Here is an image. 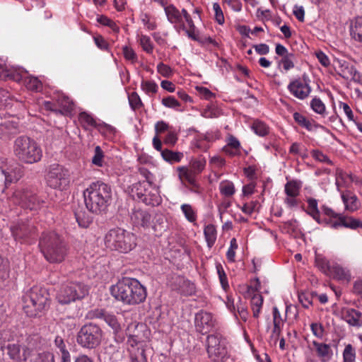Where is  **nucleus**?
Masks as SVG:
<instances>
[{
  "label": "nucleus",
  "mask_w": 362,
  "mask_h": 362,
  "mask_svg": "<svg viewBox=\"0 0 362 362\" xmlns=\"http://www.w3.org/2000/svg\"><path fill=\"white\" fill-rule=\"evenodd\" d=\"M88 293V287L79 282H69L62 285L57 291L56 299L62 305L69 304L83 298Z\"/></svg>",
  "instance_id": "1a4fd4ad"
},
{
  "label": "nucleus",
  "mask_w": 362,
  "mask_h": 362,
  "mask_svg": "<svg viewBox=\"0 0 362 362\" xmlns=\"http://www.w3.org/2000/svg\"><path fill=\"white\" fill-rule=\"evenodd\" d=\"M223 151L230 156H235L240 153V143L233 136L230 135L226 140V144L223 147Z\"/></svg>",
  "instance_id": "cd10ccee"
},
{
  "label": "nucleus",
  "mask_w": 362,
  "mask_h": 362,
  "mask_svg": "<svg viewBox=\"0 0 362 362\" xmlns=\"http://www.w3.org/2000/svg\"><path fill=\"white\" fill-rule=\"evenodd\" d=\"M311 109L317 114L323 115L326 112L325 103L319 98H314L310 101Z\"/></svg>",
  "instance_id": "8fccbe9b"
},
{
  "label": "nucleus",
  "mask_w": 362,
  "mask_h": 362,
  "mask_svg": "<svg viewBox=\"0 0 362 362\" xmlns=\"http://www.w3.org/2000/svg\"><path fill=\"white\" fill-rule=\"evenodd\" d=\"M341 198L344 204L345 209L349 212H354L360 209L361 202L356 194L351 191H345L341 193Z\"/></svg>",
  "instance_id": "b1692460"
},
{
  "label": "nucleus",
  "mask_w": 362,
  "mask_h": 362,
  "mask_svg": "<svg viewBox=\"0 0 362 362\" xmlns=\"http://www.w3.org/2000/svg\"><path fill=\"white\" fill-rule=\"evenodd\" d=\"M103 151L99 146H95L94 156L92 158V163L96 166L102 167L103 165Z\"/></svg>",
  "instance_id": "680f3d73"
},
{
  "label": "nucleus",
  "mask_w": 362,
  "mask_h": 362,
  "mask_svg": "<svg viewBox=\"0 0 362 362\" xmlns=\"http://www.w3.org/2000/svg\"><path fill=\"white\" fill-rule=\"evenodd\" d=\"M306 78L304 75L302 78L293 79L287 86L290 93L299 100L305 99L311 93L312 89L309 84V81H307Z\"/></svg>",
  "instance_id": "a211bd4d"
},
{
  "label": "nucleus",
  "mask_w": 362,
  "mask_h": 362,
  "mask_svg": "<svg viewBox=\"0 0 362 362\" xmlns=\"http://www.w3.org/2000/svg\"><path fill=\"white\" fill-rule=\"evenodd\" d=\"M131 192L134 198H137L146 205L158 206L162 199L158 189L151 184L144 182H138L132 185Z\"/></svg>",
  "instance_id": "9b49d317"
},
{
  "label": "nucleus",
  "mask_w": 362,
  "mask_h": 362,
  "mask_svg": "<svg viewBox=\"0 0 362 362\" xmlns=\"http://www.w3.org/2000/svg\"><path fill=\"white\" fill-rule=\"evenodd\" d=\"M206 345L209 357L214 361L220 360L226 354L224 341L219 334L209 335Z\"/></svg>",
  "instance_id": "f3484780"
},
{
  "label": "nucleus",
  "mask_w": 362,
  "mask_h": 362,
  "mask_svg": "<svg viewBox=\"0 0 362 362\" xmlns=\"http://www.w3.org/2000/svg\"><path fill=\"white\" fill-rule=\"evenodd\" d=\"M122 52L125 59L131 62L132 63H135L137 61V55L132 47L124 46L122 48Z\"/></svg>",
  "instance_id": "338daca9"
},
{
  "label": "nucleus",
  "mask_w": 362,
  "mask_h": 362,
  "mask_svg": "<svg viewBox=\"0 0 362 362\" xmlns=\"http://www.w3.org/2000/svg\"><path fill=\"white\" fill-rule=\"evenodd\" d=\"M156 218V222L158 225L153 223L152 221L151 214L146 211L142 209H136L133 211L131 218L134 226H141L143 228H149L151 226L155 231L158 230V228L159 227V230H161L164 228L163 226H161L163 223V217L162 215H158L155 217Z\"/></svg>",
  "instance_id": "2eb2a0df"
},
{
  "label": "nucleus",
  "mask_w": 362,
  "mask_h": 362,
  "mask_svg": "<svg viewBox=\"0 0 362 362\" xmlns=\"http://www.w3.org/2000/svg\"><path fill=\"white\" fill-rule=\"evenodd\" d=\"M251 296V308L253 317L257 318L262 307L263 298L260 293H254Z\"/></svg>",
  "instance_id": "c9c22d12"
},
{
  "label": "nucleus",
  "mask_w": 362,
  "mask_h": 362,
  "mask_svg": "<svg viewBox=\"0 0 362 362\" xmlns=\"http://www.w3.org/2000/svg\"><path fill=\"white\" fill-rule=\"evenodd\" d=\"M139 44L142 49L147 54H152L154 49V45L151 40V37L146 35H140L138 36Z\"/></svg>",
  "instance_id": "49530a36"
},
{
  "label": "nucleus",
  "mask_w": 362,
  "mask_h": 362,
  "mask_svg": "<svg viewBox=\"0 0 362 362\" xmlns=\"http://www.w3.org/2000/svg\"><path fill=\"white\" fill-rule=\"evenodd\" d=\"M107 248L121 254H127L136 248L137 238L134 233L120 227L110 229L104 237Z\"/></svg>",
  "instance_id": "7ed1b4c3"
},
{
  "label": "nucleus",
  "mask_w": 362,
  "mask_h": 362,
  "mask_svg": "<svg viewBox=\"0 0 362 362\" xmlns=\"http://www.w3.org/2000/svg\"><path fill=\"white\" fill-rule=\"evenodd\" d=\"M238 247L237 240L235 238H232L230 241V247L226 252V258L229 262H234L235 261V252Z\"/></svg>",
  "instance_id": "6e6d98bb"
},
{
  "label": "nucleus",
  "mask_w": 362,
  "mask_h": 362,
  "mask_svg": "<svg viewBox=\"0 0 362 362\" xmlns=\"http://www.w3.org/2000/svg\"><path fill=\"white\" fill-rule=\"evenodd\" d=\"M206 160L204 157L200 156L198 158L192 159L189 163L190 170L197 175L200 174L205 168Z\"/></svg>",
  "instance_id": "ea45409f"
},
{
  "label": "nucleus",
  "mask_w": 362,
  "mask_h": 362,
  "mask_svg": "<svg viewBox=\"0 0 362 362\" xmlns=\"http://www.w3.org/2000/svg\"><path fill=\"white\" fill-rule=\"evenodd\" d=\"M96 316L103 318L114 332H118L120 330V324L115 315L100 310L98 312Z\"/></svg>",
  "instance_id": "7c9ffc66"
},
{
  "label": "nucleus",
  "mask_w": 362,
  "mask_h": 362,
  "mask_svg": "<svg viewBox=\"0 0 362 362\" xmlns=\"http://www.w3.org/2000/svg\"><path fill=\"white\" fill-rule=\"evenodd\" d=\"M111 187L100 181L92 182L83 192L87 209L95 214L105 211L110 203Z\"/></svg>",
  "instance_id": "f03ea898"
},
{
  "label": "nucleus",
  "mask_w": 362,
  "mask_h": 362,
  "mask_svg": "<svg viewBox=\"0 0 362 362\" xmlns=\"http://www.w3.org/2000/svg\"><path fill=\"white\" fill-rule=\"evenodd\" d=\"M33 362H54V355L50 352L38 354L33 359Z\"/></svg>",
  "instance_id": "774afa93"
},
{
  "label": "nucleus",
  "mask_w": 362,
  "mask_h": 362,
  "mask_svg": "<svg viewBox=\"0 0 362 362\" xmlns=\"http://www.w3.org/2000/svg\"><path fill=\"white\" fill-rule=\"evenodd\" d=\"M317 356L322 362H329L333 357V351L330 344L313 341Z\"/></svg>",
  "instance_id": "5701e85b"
},
{
  "label": "nucleus",
  "mask_w": 362,
  "mask_h": 362,
  "mask_svg": "<svg viewBox=\"0 0 362 362\" xmlns=\"http://www.w3.org/2000/svg\"><path fill=\"white\" fill-rule=\"evenodd\" d=\"M303 186L302 181L293 179L287 181L284 185V193L286 194L284 199V203L289 209L298 207L300 203L298 198L300 189Z\"/></svg>",
  "instance_id": "dca6fc26"
},
{
  "label": "nucleus",
  "mask_w": 362,
  "mask_h": 362,
  "mask_svg": "<svg viewBox=\"0 0 362 362\" xmlns=\"http://www.w3.org/2000/svg\"><path fill=\"white\" fill-rule=\"evenodd\" d=\"M185 218L190 223L195 224L197 219V211L189 204H183L180 206Z\"/></svg>",
  "instance_id": "4c0bfd02"
},
{
  "label": "nucleus",
  "mask_w": 362,
  "mask_h": 362,
  "mask_svg": "<svg viewBox=\"0 0 362 362\" xmlns=\"http://www.w3.org/2000/svg\"><path fill=\"white\" fill-rule=\"evenodd\" d=\"M168 21L178 31L183 30L188 37H194V23L185 8L180 11L173 4H169L164 8Z\"/></svg>",
  "instance_id": "6e6552de"
},
{
  "label": "nucleus",
  "mask_w": 362,
  "mask_h": 362,
  "mask_svg": "<svg viewBox=\"0 0 362 362\" xmlns=\"http://www.w3.org/2000/svg\"><path fill=\"white\" fill-rule=\"evenodd\" d=\"M218 189L221 195L226 197H232L235 193L233 182L228 180L221 181L219 184Z\"/></svg>",
  "instance_id": "e433bc0d"
},
{
  "label": "nucleus",
  "mask_w": 362,
  "mask_h": 362,
  "mask_svg": "<svg viewBox=\"0 0 362 362\" xmlns=\"http://www.w3.org/2000/svg\"><path fill=\"white\" fill-rule=\"evenodd\" d=\"M315 265L322 272L326 275L330 274L332 265L327 259L322 255L317 254L315 255Z\"/></svg>",
  "instance_id": "79ce46f5"
},
{
  "label": "nucleus",
  "mask_w": 362,
  "mask_h": 362,
  "mask_svg": "<svg viewBox=\"0 0 362 362\" xmlns=\"http://www.w3.org/2000/svg\"><path fill=\"white\" fill-rule=\"evenodd\" d=\"M342 362H356V351L351 344L345 345L342 352Z\"/></svg>",
  "instance_id": "a18cd8bd"
},
{
  "label": "nucleus",
  "mask_w": 362,
  "mask_h": 362,
  "mask_svg": "<svg viewBox=\"0 0 362 362\" xmlns=\"http://www.w3.org/2000/svg\"><path fill=\"white\" fill-rule=\"evenodd\" d=\"M204 238L206 242L207 247L211 248L217 238V230L214 224H208L204 228Z\"/></svg>",
  "instance_id": "2f4dec72"
},
{
  "label": "nucleus",
  "mask_w": 362,
  "mask_h": 362,
  "mask_svg": "<svg viewBox=\"0 0 362 362\" xmlns=\"http://www.w3.org/2000/svg\"><path fill=\"white\" fill-rule=\"evenodd\" d=\"M139 19L144 28L148 30H154L157 28L156 18L147 13H141Z\"/></svg>",
  "instance_id": "37998d69"
},
{
  "label": "nucleus",
  "mask_w": 362,
  "mask_h": 362,
  "mask_svg": "<svg viewBox=\"0 0 362 362\" xmlns=\"http://www.w3.org/2000/svg\"><path fill=\"white\" fill-rule=\"evenodd\" d=\"M7 350L9 358L17 362L26 361L29 355L28 348L21 347L19 344H8Z\"/></svg>",
  "instance_id": "4be33fe9"
},
{
  "label": "nucleus",
  "mask_w": 362,
  "mask_h": 362,
  "mask_svg": "<svg viewBox=\"0 0 362 362\" xmlns=\"http://www.w3.org/2000/svg\"><path fill=\"white\" fill-rule=\"evenodd\" d=\"M0 79H11L17 82L23 81L25 86L33 91H39L42 88V83L37 77L29 76L28 72L22 68L8 66L1 59H0Z\"/></svg>",
  "instance_id": "0eeeda50"
},
{
  "label": "nucleus",
  "mask_w": 362,
  "mask_h": 362,
  "mask_svg": "<svg viewBox=\"0 0 362 362\" xmlns=\"http://www.w3.org/2000/svg\"><path fill=\"white\" fill-rule=\"evenodd\" d=\"M349 31L353 40L362 43V17H357L351 22Z\"/></svg>",
  "instance_id": "c756f323"
},
{
  "label": "nucleus",
  "mask_w": 362,
  "mask_h": 362,
  "mask_svg": "<svg viewBox=\"0 0 362 362\" xmlns=\"http://www.w3.org/2000/svg\"><path fill=\"white\" fill-rule=\"evenodd\" d=\"M177 132L172 128L167 132L163 141L167 145L174 146L177 143Z\"/></svg>",
  "instance_id": "69168bd1"
},
{
  "label": "nucleus",
  "mask_w": 362,
  "mask_h": 362,
  "mask_svg": "<svg viewBox=\"0 0 362 362\" xmlns=\"http://www.w3.org/2000/svg\"><path fill=\"white\" fill-rule=\"evenodd\" d=\"M216 268L217 270L221 287L225 291H226L229 288V284L228 282V279L226 272L220 263L216 264Z\"/></svg>",
  "instance_id": "603ef678"
},
{
  "label": "nucleus",
  "mask_w": 362,
  "mask_h": 362,
  "mask_svg": "<svg viewBox=\"0 0 362 362\" xmlns=\"http://www.w3.org/2000/svg\"><path fill=\"white\" fill-rule=\"evenodd\" d=\"M141 89L148 95L153 96L158 90V84L153 80H143L141 82Z\"/></svg>",
  "instance_id": "58836bf2"
},
{
  "label": "nucleus",
  "mask_w": 362,
  "mask_h": 362,
  "mask_svg": "<svg viewBox=\"0 0 362 362\" xmlns=\"http://www.w3.org/2000/svg\"><path fill=\"white\" fill-rule=\"evenodd\" d=\"M102 336V330L98 325L88 323L80 329L76 341L83 348L94 349L100 344Z\"/></svg>",
  "instance_id": "f8f14e48"
},
{
  "label": "nucleus",
  "mask_w": 362,
  "mask_h": 362,
  "mask_svg": "<svg viewBox=\"0 0 362 362\" xmlns=\"http://www.w3.org/2000/svg\"><path fill=\"white\" fill-rule=\"evenodd\" d=\"M39 246L45 258L50 263L63 262L68 254L66 243L54 232L44 233Z\"/></svg>",
  "instance_id": "20e7f679"
},
{
  "label": "nucleus",
  "mask_w": 362,
  "mask_h": 362,
  "mask_svg": "<svg viewBox=\"0 0 362 362\" xmlns=\"http://www.w3.org/2000/svg\"><path fill=\"white\" fill-rule=\"evenodd\" d=\"M12 199L16 204L30 211L39 209L43 204V201L39 199L35 193L30 189H16L13 192Z\"/></svg>",
  "instance_id": "ddd939ff"
},
{
  "label": "nucleus",
  "mask_w": 362,
  "mask_h": 362,
  "mask_svg": "<svg viewBox=\"0 0 362 362\" xmlns=\"http://www.w3.org/2000/svg\"><path fill=\"white\" fill-rule=\"evenodd\" d=\"M13 153L22 163L33 164L42 158V150L38 143L27 136H19L13 141Z\"/></svg>",
  "instance_id": "39448f33"
},
{
  "label": "nucleus",
  "mask_w": 362,
  "mask_h": 362,
  "mask_svg": "<svg viewBox=\"0 0 362 362\" xmlns=\"http://www.w3.org/2000/svg\"><path fill=\"white\" fill-rule=\"evenodd\" d=\"M97 21L103 25L110 28L112 31L115 33H118L119 31V28L117 25V24L106 16H98Z\"/></svg>",
  "instance_id": "5fc2aeb1"
},
{
  "label": "nucleus",
  "mask_w": 362,
  "mask_h": 362,
  "mask_svg": "<svg viewBox=\"0 0 362 362\" xmlns=\"http://www.w3.org/2000/svg\"><path fill=\"white\" fill-rule=\"evenodd\" d=\"M276 54L281 57L277 61L278 68L282 67L284 71L287 72L295 66V54L288 52L287 48L281 44H276L275 47Z\"/></svg>",
  "instance_id": "6ab92c4d"
},
{
  "label": "nucleus",
  "mask_w": 362,
  "mask_h": 362,
  "mask_svg": "<svg viewBox=\"0 0 362 362\" xmlns=\"http://www.w3.org/2000/svg\"><path fill=\"white\" fill-rule=\"evenodd\" d=\"M194 324L197 330L204 334L212 329L214 320L211 313L202 310L196 314Z\"/></svg>",
  "instance_id": "aec40b11"
},
{
  "label": "nucleus",
  "mask_w": 362,
  "mask_h": 362,
  "mask_svg": "<svg viewBox=\"0 0 362 362\" xmlns=\"http://www.w3.org/2000/svg\"><path fill=\"white\" fill-rule=\"evenodd\" d=\"M308 209L306 212L313 217L319 224H328V220L326 218H321L320 212L318 209L317 200L314 198H308L307 199Z\"/></svg>",
  "instance_id": "a878e982"
},
{
  "label": "nucleus",
  "mask_w": 362,
  "mask_h": 362,
  "mask_svg": "<svg viewBox=\"0 0 362 362\" xmlns=\"http://www.w3.org/2000/svg\"><path fill=\"white\" fill-rule=\"evenodd\" d=\"M45 179L47 185L51 188L64 190L70 184V173L63 165L54 163L49 166Z\"/></svg>",
  "instance_id": "9d476101"
},
{
  "label": "nucleus",
  "mask_w": 362,
  "mask_h": 362,
  "mask_svg": "<svg viewBox=\"0 0 362 362\" xmlns=\"http://www.w3.org/2000/svg\"><path fill=\"white\" fill-rule=\"evenodd\" d=\"M293 119L296 122H297L300 126L306 129L308 131L313 130V124L312 122L308 119L304 115L299 112L293 113Z\"/></svg>",
  "instance_id": "09e8293b"
},
{
  "label": "nucleus",
  "mask_w": 362,
  "mask_h": 362,
  "mask_svg": "<svg viewBox=\"0 0 362 362\" xmlns=\"http://www.w3.org/2000/svg\"><path fill=\"white\" fill-rule=\"evenodd\" d=\"M49 294L45 288L33 286L23 296V310L30 317L40 315L49 305Z\"/></svg>",
  "instance_id": "423d86ee"
},
{
  "label": "nucleus",
  "mask_w": 362,
  "mask_h": 362,
  "mask_svg": "<svg viewBox=\"0 0 362 362\" xmlns=\"http://www.w3.org/2000/svg\"><path fill=\"white\" fill-rule=\"evenodd\" d=\"M179 172V177L181 180H186L189 184L195 186L196 180L195 176L197 174L187 167L181 166L177 168Z\"/></svg>",
  "instance_id": "f704fd0d"
},
{
  "label": "nucleus",
  "mask_w": 362,
  "mask_h": 362,
  "mask_svg": "<svg viewBox=\"0 0 362 362\" xmlns=\"http://www.w3.org/2000/svg\"><path fill=\"white\" fill-rule=\"evenodd\" d=\"M160 155L165 161L170 164L179 163L184 156L181 152L173 151L168 149H164Z\"/></svg>",
  "instance_id": "72a5a7b5"
},
{
  "label": "nucleus",
  "mask_w": 362,
  "mask_h": 362,
  "mask_svg": "<svg viewBox=\"0 0 362 362\" xmlns=\"http://www.w3.org/2000/svg\"><path fill=\"white\" fill-rule=\"evenodd\" d=\"M341 317L351 327H362V313L351 308H343L341 311Z\"/></svg>",
  "instance_id": "412c9836"
},
{
  "label": "nucleus",
  "mask_w": 362,
  "mask_h": 362,
  "mask_svg": "<svg viewBox=\"0 0 362 362\" xmlns=\"http://www.w3.org/2000/svg\"><path fill=\"white\" fill-rule=\"evenodd\" d=\"M78 120L81 125L87 129L89 127H97L98 123L95 119L87 112H81L78 115Z\"/></svg>",
  "instance_id": "de8ad7c7"
},
{
  "label": "nucleus",
  "mask_w": 362,
  "mask_h": 362,
  "mask_svg": "<svg viewBox=\"0 0 362 362\" xmlns=\"http://www.w3.org/2000/svg\"><path fill=\"white\" fill-rule=\"evenodd\" d=\"M222 115L221 110L216 105L211 104L206 106L202 112L201 115L204 118H217Z\"/></svg>",
  "instance_id": "a19ab883"
},
{
  "label": "nucleus",
  "mask_w": 362,
  "mask_h": 362,
  "mask_svg": "<svg viewBox=\"0 0 362 362\" xmlns=\"http://www.w3.org/2000/svg\"><path fill=\"white\" fill-rule=\"evenodd\" d=\"M75 216L78 226L81 228H88L92 223V218L84 213H76Z\"/></svg>",
  "instance_id": "052dcab7"
},
{
  "label": "nucleus",
  "mask_w": 362,
  "mask_h": 362,
  "mask_svg": "<svg viewBox=\"0 0 362 362\" xmlns=\"http://www.w3.org/2000/svg\"><path fill=\"white\" fill-rule=\"evenodd\" d=\"M328 223H329L327 225L334 229L341 226L351 229H356L358 228L359 220L354 217H348L340 214L339 215L337 221L334 222L328 221Z\"/></svg>",
  "instance_id": "393cba45"
},
{
  "label": "nucleus",
  "mask_w": 362,
  "mask_h": 362,
  "mask_svg": "<svg viewBox=\"0 0 362 362\" xmlns=\"http://www.w3.org/2000/svg\"><path fill=\"white\" fill-rule=\"evenodd\" d=\"M211 141V138L209 134L197 136L192 141V145L202 151H206L210 148L209 142Z\"/></svg>",
  "instance_id": "473e14b6"
},
{
  "label": "nucleus",
  "mask_w": 362,
  "mask_h": 362,
  "mask_svg": "<svg viewBox=\"0 0 362 362\" xmlns=\"http://www.w3.org/2000/svg\"><path fill=\"white\" fill-rule=\"evenodd\" d=\"M358 182V179L352 174L347 173L341 170H337L336 174V185L338 191L341 186L349 187L352 182Z\"/></svg>",
  "instance_id": "c85d7f7f"
},
{
  "label": "nucleus",
  "mask_w": 362,
  "mask_h": 362,
  "mask_svg": "<svg viewBox=\"0 0 362 362\" xmlns=\"http://www.w3.org/2000/svg\"><path fill=\"white\" fill-rule=\"evenodd\" d=\"M213 10L214 11L215 21L219 24L223 25L225 23L223 12L218 3L213 4Z\"/></svg>",
  "instance_id": "0e129e2a"
},
{
  "label": "nucleus",
  "mask_w": 362,
  "mask_h": 362,
  "mask_svg": "<svg viewBox=\"0 0 362 362\" xmlns=\"http://www.w3.org/2000/svg\"><path fill=\"white\" fill-rule=\"evenodd\" d=\"M157 72L162 76L165 78H170L173 74V69L167 64L160 62L156 67Z\"/></svg>",
  "instance_id": "e2e57ef3"
},
{
  "label": "nucleus",
  "mask_w": 362,
  "mask_h": 362,
  "mask_svg": "<svg viewBox=\"0 0 362 362\" xmlns=\"http://www.w3.org/2000/svg\"><path fill=\"white\" fill-rule=\"evenodd\" d=\"M181 293L185 296H192L195 293L196 287L194 283L189 280H182L180 288Z\"/></svg>",
  "instance_id": "3c124183"
},
{
  "label": "nucleus",
  "mask_w": 362,
  "mask_h": 362,
  "mask_svg": "<svg viewBox=\"0 0 362 362\" xmlns=\"http://www.w3.org/2000/svg\"><path fill=\"white\" fill-rule=\"evenodd\" d=\"M289 153L298 155L302 158L307 157L306 148L303 144L298 142H294L291 145L289 148Z\"/></svg>",
  "instance_id": "864d4df0"
},
{
  "label": "nucleus",
  "mask_w": 362,
  "mask_h": 362,
  "mask_svg": "<svg viewBox=\"0 0 362 362\" xmlns=\"http://www.w3.org/2000/svg\"><path fill=\"white\" fill-rule=\"evenodd\" d=\"M251 128L259 136H264L269 132V127L264 122L258 119L253 122Z\"/></svg>",
  "instance_id": "c03bdc74"
},
{
  "label": "nucleus",
  "mask_w": 362,
  "mask_h": 362,
  "mask_svg": "<svg viewBox=\"0 0 362 362\" xmlns=\"http://www.w3.org/2000/svg\"><path fill=\"white\" fill-rule=\"evenodd\" d=\"M129 105L132 110H138L143 106L141 100L136 92H132L128 96Z\"/></svg>",
  "instance_id": "bf43d9fd"
},
{
  "label": "nucleus",
  "mask_w": 362,
  "mask_h": 362,
  "mask_svg": "<svg viewBox=\"0 0 362 362\" xmlns=\"http://www.w3.org/2000/svg\"><path fill=\"white\" fill-rule=\"evenodd\" d=\"M161 104L165 107L174 109L176 110H179L180 107V102L173 96H168L163 98L161 100Z\"/></svg>",
  "instance_id": "4d7b16f0"
},
{
  "label": "nucleus",
  "mask_w": 362,
  "mask_h": 362,
  "mask_svg": "<svg viewBox=\"0 0 362 362\" xmlns=\"http://www.w3.org/2000/svg\"><path fill=\"white\" fill-rule=\"evenodd\" d=\"M193 33H194V37H189L192 40L197 41L202 45L211 44L214 46L218 45V43L216 42V41L211 37H203V38L199 37V35H198V30L195 25H194V30H193Z\"/></svg>",
  "instance_id": "13d9d810"
},
{
  "label": "nucleus",
  "mask_w": 362,
  "mask_h": 362,
  "mask_svg": "<svg viewBox=\"0 0 362 362\" xmlns=\"http://www.w3.org/2000/svg\"><path fill=\"white\" fill-rule=\"evenodd\" d=\"M327 276H332L339 281H349L351 279L350 271L338 264H332L330 274H328Z\"/></svg>",
  "instance_id": "bb28decb"
},
{
  "label": "nucleus",
  "mask_w": 362,
  "mask_h": 362,
  "mask_svg": "<svg viewBox=\"0 0 362 362\" xmlns=\"http://www.w3.org/2000/svg\"><path fill=\"white\" fill-rule=\"evenodd\" d=\"M23 171L17 163H4L0 167V192H4L7 187L21 179Z\"/></svg>",
  "instance_id": "4468645a"
},
{
  "label": "nucleus",
  "mask_w": 362,
  "mask_h": 362,
  "mask_svg": "<svg viewBox=\"0 0 362 362\" xmlns=\"http://www.w3.org/2000/svg\"><path fill=\"white\" fill-rule=\"evenodd\" d=\"M110 290L116 300L127 305H139L147 297L146 288L134 278L123 277Z\"/></svg>",
  "instance_id": "f257e3e1"
}]
</instances>
